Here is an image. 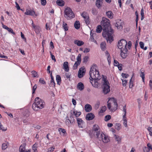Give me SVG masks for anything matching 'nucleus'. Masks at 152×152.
<instances>
[{"mask_svg":"<svg viewBox=\"0 0 152 152\" xmlns=\"http://www.w3.org/2000/svg\"><path fill=\"white\" fill-rule=\"evenodd\" d=\"M101 23L103 26L102 35L105 37L107 41L110 43L113 40V32L110 26V20L105 18H103Z\"/></svg>","mask_w":152,"mask_h":152,"instance_id":"nucleus-1","label":"nucleus"},{"mask_svg":"<svg viewBox=\"0 0 152 152\" xmlns=\"http://www.w3.org/2000/svg\"><path fill=\"white\" fill-rule=\"evenodd\" d=\"M96 65L93 64L90 69L89 72L90 82L93 86L95 88H97L99 84L98 81L100 80L101 77L99 72L96 69Z\"/></svg>","mask_w":152,"mask_h":152,"instance_id":"nucleus-2","label":"nucleus"},{"mask_svg":"<svg viewBox=\"0 0 152 152\" xmlns=\"http://www.w3.org/2000/svg\"><path fill=\"white\" fill-rule=\"evenodd\" d=\"M45 103L39 97H36L35 99V102L32 105V107L35 111L42 109L44 107Z\"/></svg>","mask_w":152,"mask_h":152,"instance_id":"nucleus-3","label":"nucleus"},{"mask_svg":"<svg viewBox=\"0 0 152 152\" xmlns=\"http://www.w3.org/2000/svg\"><path fill=\"white\" fill-rule=\"evenodd\" d=\"M103 76L102 87L103 88V92L105 94L108 93L110 91V84L108 81L106 79V78L103 75Z\"/></svg>","mask_w":152,"mask_h":152,"instance_id":"nucleus-4","label":"nucleus"},{"mask_svg":"<svg viewBox=\"0 0 152 152\" xmlns=\"http://www.w3.org/2000/svg\"><path fill=\"white\" fill-rule=\"evenodd\" d=\"M65 17L68 20H70L75 17V15L71 9L67 7L64 10Z\"/></svg>","mask_w":152,"mask_h":152,"instance_id":"nucleus-5","label":"nucleus"},{"mask_svg":"<svg viewBox=\"0 0 152 152\" xmlns=\"http://www.w3.org/2000/svg\"><path fill=\"white\" fill-rule=\"evenodd\" d=\"M111 100L113 102V105H114L113 107L111 108V103L109 102V100L107 102V107L111 111L115 110L117 109L118 107V104L116 100L114 98H113V99H111Z\"/></svg>","mask_w":152,"mask_h":152,"instance_id":"nucleus-6","label":"nucleus"},{"mask_svg":"<svg viewBox=\"0 0 152 152\" xmlns=\"http://www.w3.org/2000/svg\"><path fill=\"white\" fill-rule=\"evenodd\" d=\"M127 44V42L126 40L124 39H121L119 41L118 43V46L119 48L121 50V48L125 47L126 48V46Z\"/></svg>","mask_w":152,"mask_h":152,"instance_id":"nucleus-7","label":"nucleus"},{"mask_svg":"<svg viewBox=\"0 0 152 152\" xmlns=\"http://www.w3.org/2000/svg\"><path fill=\"white\" fill-rule=\"evenodd\" d=\"M121 56L123 58H125L127 56V50L125 47L121 48Z\"/></svg>","mask_w":152,"mask_h":152,"instance_id":"nucleus-8","label":"nucleus"},{"mask_svg":"<svg viewBox=\"0 0 152 152\" xmlns=\"http://www.w3.org/2000/svg\"><path fill=\"white\" fill-rule=\"evenodd\" d=\"M86 72L85 69L84 67H82L78 71V76L79 78H81L85 74Z\"/></svg>","mask_w":152,"mask_h":152,"instance_id":"nucleus-9","label":"nucleus"},{"mask_svg":"<svg viewBox=\"0 0 152 152\" xmlns=\"http://www.w3.org/2000/svg\"><path fill=\"white\" fill-rule=\"evenodd\" d=\"M123 22L121 20L118 19L116 20V23L115 24V26L117 27L118 29L121 30L122 29V24Z\"/></svg>","mask_w":152,"mask_h":152,"instance_id":"nucleus-10","label":"nucleus"},{"mask_svg":"<svg viewBox=\"0 0 152 152\" xmlns=\"http://www.w3.org/2000/svg\"><path fill=\"white\" fill-rule=\"evenodd\" d=\"M147 147H145L143 148L144 152H152V145L150 143H148Z\"/></svg>","mask_w":152,"mask_h":152,"instance_id":"nucleus-11","label":"nucleus"},{"mask_svg":"<svg viewBox=\"0 0 152 152\" xmlns=\"http://www.w3.org/2000/svg\"><path fill=\"white\" fill-rule=\"evenodd\" d=\"M77 122L78 126L80 128H83V125L84 123L83 121L81 118H77Z\"/></svg>","mask_w":152,"mask_h":152,"instance_id":"nucleus-12","label":"nucleus"},{"mask_svg":"<svg viewBox=\"0 0 152 152\" xmlns=\"http://www.w3.org/2000/svg\"><path fill=\"white\" fill-rule=\"evenodd\" d=\"M94 115L92 113L87 114L86 116V119L87 120H92L94 118Z\"/></svg>","mask_w":152,"mask_h":152,"instance_id":"nucleus-13","label":"nucleus"},{"mask_svg":"<svg viewBox=\"0 0 152 152\" xmlns=\"http://www.w3.org/2000/svg\"><path fill=\"white\" fill-rule=\"evenodd\" d=\"M96 135L97 136V138H98L100 140H101L103 139L104 134L102 132L101 133L100 131H98L96 132Z\"/></svg>","mask_w":152,"mask_h":152,"instance_id":"nucleus-14","label":"nucleus"},{"mask_svg":"<svg viewBox=\"0 0 152 152\" xmlns=\"http://www.w3.org/2000/svg\"><path fill=\"white\" fill-rule=\"evenodd\" d=\"M20 152H31V150H26L25 146L24 145H21L19 148Z\"/></svg>","mask_w":152,"mask_h":152,"instance_id":"nucleus-15","label":"nucleus"},{"mask_svg":"<svg viewBox=\"0 0 152 152\" xmlns=\"http://www.w3.org/2000/svg\"><path fill=\"white\" fill-rule=\"evenodd\" d=\"M85 110L87 112H89L92 110L91 106L89 104H87L85 106Z\"/></svg>","mask_w":152,"mask_h":152,"instance_id":"nucleus-16","label":"nucleus"},{"mask_svg":"<svg viewBox=\"0 0 152 152\" xmlns=\"http://www.w3.org/2000/svg\"><path fill=\"white\" fill-rule=\"evenodd\" d=\"M63 68L66 72H68L69 70V67L68 66V63L67 61L64 62L63 64Z\"/></svg>","mask_w":152,"mask_h":152,"instance_id":"nucleus-17","label":"nucleus"},{"mask_svg":"<svg viewBox=\"0 0 152 152\" xmlns=\"http://www.w3.org/2000/svg\"><path fill=\"white\" fill-rule=\"evenodd\" d=\"M35 13L34 11L31 10H27L26 12H25V14L27 15H30L33 16Z\"/></svg>","mask_w":152,"mask_h":152,"instance_id":"nucleus-18","label":"nucleus"},{"mask_svg":"<svg viewBox=\"0 0 152 152\" xmlns=\"http://www.w3.org/2000/svg\"><path fill=\"white\" fill-rule=\"evenodd\" d=\"M103 0H96V5L97 7L99 9L102 6Z\"/></svg>","mask_w":152,"mask_h":152,"instance_id":"nucleus-19","label":"nucleus"},{"mask_svg":"<svg viewBox=\"0 0 152 152\" xmlns=\"http://www.w3.org/2000/svg\"><path fill=\"white\" fill-rule=\"evenodd\" d=\"M84 85L82 83L80 82L78 83L77 85V88L78 90L82 91L84 89Z\"/></svg>","mask_w":152,"mask_h":152,"instance_id":"nucleus-20","label":"nucleus"},{"mask_svg":"<svg viewBox=\"0 0 152 152\" xmlns=\"http://www.w3.org/2000/svg\"><path fill=\"white\" fill-rule=\"evenodd\" d=\"M74 43L77 45L78 46H81L84 44V43L83 42L79 40H75L74 41Z\"/></svg>","mask_w":152,"mask_h":152,"instance_id":"nucleus-21","label":"nucleus"},{"mask_svg":"<svg viewBox=\"0 0 152 152\" xmlns=\"http://www.w3.org/2000/svg\"><path fill=\"white\" fill-rule=\"evenodd\" d=\"M50 77L51 80L50 85L52 87H54L55 85V83L53 79V77L52 75V73L50 74Z\"/></svg>","mask_w":152,"mask_h":152,"instance_id":"nucleus-22","label":"nucleus"},{"mask_svg":"<svg viewBox=\"0 0 152 152\" xmlns=\"http://www.w3.org/2000/svg\"><path fill=\"white\" fill-rule=\"evenodd\" d=\"M56 3L58 5L62 7L64 5L65 3L62 0H57L56 1Z\"/></svg>","mask_w":152,"mask_h":152,"instance_id":"nucleus-23","label":"nucleus"},{"mask_svg":"<svg viewBox=\"0 0 152 152\" xmlns=\"http://www.w3.org/2000/svg\"><path fill=\"white\" fill-rule=\"evenodd\" d=\"M35 32L38 34H40V31H41L40 27L36 26V27L34 28Z\"/></svg>","mask_w":152,"mask_h":152,"instance_id":"nucleus-24","label":"nucleus"},{"mask_svg":"<svg viewBox=\"0 0 152 152\" xmlns=\"http://www.w3.org/2000/svg\"><path fill=\"white\" fill-rule=\"evenodd\" d=\"M102 140L103 142L106 143L109 141V138L104 134Z\"/></svg>","mask_w":152,"mask_h":152,"instance_id":"nucleus-25","label":"nucleus"},{"mask_svg":"<svg viewBox=\"0 0 152 152\" xmlns=\"http://www.w3.org/2000/svg\"><path fill=\"white\" fill-rule=\"evenodd\" d=\"M99 129V126L96 124H95L93 126V131H94L95 132L94 133V134L96 133V132L98 131H98Z\"/></svg>","mask_w":152,"mask_h":152,"instance_id":"nucleus-26","label":"nucleus"},{"mask_svg":"<svg viewBox=\"0 0 152 152\" xmlns=\"http://www.w3.org/2000/svg\"><path fill=\"white\" fill-rule=\"evenodd\" d=\"M74 26L77 29H79L80 28V23L79 21H76L74 23Z\"/></svg>","mask_w":152,"mask_h":152,"instance_id":"nucleus-27","label":"nucleus"},{"mask_svg":"<svg viewBox=\"0 0 152 152\" xmlns=\"http://www.w3.org/2000/svg\"><path fill=\"white\" fill-rule=\"evenodd\" d=\"M56 80L57 84L58 85H60L61 81V79L59 75H57L56 76Z\"/></svg>","mask_w":152,"mask_h":152,"instance_id":"nucleus-28","label":"nucleus"},{"mask_svg":"<svg viewBox=\"0 0 152 152\" xmlns=\"http://www.w3.org/2000/svg\"><path fill=\"white\" fill-rule=\"evenodd\" d=\"M102 27L101 25H98L97 27L96 32L97 33H100L102 31Z\"/></svg>","mask_w":152,"mask_h":152,"instance_id":"nucleus-29","label":"nucleus"},{"mask_svg":"<svg viewBox=\"0 0 152 152\" xmlns=\"http://www.w3.org/2000/svg\"><path fill=\"white\" fill-rule=\"evenodd\" d=\"M106 13L107 16L109 18L111 19L113 18V14L112 12L111 11H108L106 12Z\"/></svg>","mask_w":152,"mask_h":152,"instance_id":"nucleus-30","label":"nucleus"},{"mask_svg":"<svg viewBox=\"0 0 152 152\" xmlns=\"http://www.w3.org/2000/svg\"><path fill=\"white\" fill-rule=\"evenodd\" d=\"M58 131L60 133L62 132L64 135H66L67 134L66 130L62 128H59L58 129Z\"/></svg>","mask_w":152,"mask_h":152,"instance_id":"nucleus-31","label":"nucleus"},{"mask_svg":"<svg viewBox=\"0 0 152 152\" xmlns=\"http://www.w3.org/2000/svg\"><path fill=\"white\" fill-rule=\"evenodd\" d=\"M38 144L35 143L32 146V150L34 151V152H37V148Z\"/></svg>","mask_w":152,"mask_h":152,"instance_id":"nucleus-32","label":"nucleus"},{"mask_svg":"<svg viewBox=\"0 0 152 152\" xmlns=\"http://www.w3.org/2000/svg\"><path fill=\"white\" fill-rule=\"evenodd\" d=\"M81 16L84 18V19L86 18L89 16L87 13L85 12H83L81 14Z\"/></svg>","mask_w":152,"mask_h":152,"instance_id":"nucleus-33","label":"nucleus"},{"mask_svg":"<svg viewBox=\"0 0 152 152\" xmlns=\"http://www.w3.org/2000/svg\"><path fill=\"white\" fill-rule=\"evenodd\" d=\"M76 59H77V61L76 62H77L78 63V64H80L81 63V54H79L78 55V56L77 58Z\"/></svg>","mask_w":152,"mask_h":152,"instance_id":"nucleus-34","label":"nucleus"},{"mask_svg":"<svg viewBox=\"0 0 152 152\" xmlns=\"http://www.w3.org/2000/svg\"><path fill=\"white\" fill-rule=\"evenodd\" d=\"M106 55L107 57V60L108 62V64L109 65H110L111 63L110 56V54L107 51H106Z\"/></svg>","mask_w":152,"mask_h":152,"instance_id":"nucleus-35","label":"nucleus"},{"mask_svg":"<svg viewBox=\"0 0 152 152\" xmlns=\"http://www.w3.org/2000/svg\"><path fill=\"white\" fill-rule=\"evenodd\" d=\"M73 114L76 117H79L81 114V112H80L73 111Z\"/></svg>","mask_w":152,"mask_h":152,"instance_id":"nucleus-36","label":"nucleus"},{"mask_svg":"<svg viewBox=\"0 0 152 152\" xmlns=\"http://www.w3.org/2000/svg\"><path fill=\"white\" fill-rule=\"evenodd\" d=\"M89 57L88 56H85L83 59V63H86L88 61Z\"/></svg>","mask_w":152,"mask_h":152,"instance_id":"nucleus-37","label":"nucleus"},{"mask_svg":"<svg viewBox=\"0 0 152 152\" xmlns=\"http://www.w3.org/2000/svg\"><path fill=\"white\" fill-rule=\"evenodd\" d=\"M98 11L96 10L95 8H93L92 10V13L93 15H96L98 13Z\"/></svg>","mask_w":152,"mask_h":152,"instance_id":"nucleus-38","label":"nucleus"},{"mask_svg":"<svg viewBox=\"0 0 152 152\" xmlns=\"http://www.w3.org/2000/svg\"><path fill=\"white\" fill-rule=\"evenodd\" d=\"M63 27L65 31H66L68 30V27L67 26V24L66 23L64 22L63 23Z\"/></svg>","mask_w":152,"mask_h":152,"instance_id":"nucleus-39","label":"nucleus"},{"mask_svg":"<svg viewBox=\"0 0 152 152\" xmlns=\"http://www.w3.org/2000/svg\"><path fill=\"white\" fill-rule=\"evenodd\" d=\"M106 109V107L105 106H104L102 107L101 109L99 112V113H102L105 111Z\"/></svg>","mask_w":152,"mask_h":152,"instance_id":"nucleus-40","label":"nucleus"},{"mask_svg":"<svg viewBox=\"0 0 152 152\" xmlns=\"http://www.w3.org/2000/svg\"><path fill=\"white\" fill-rule=\"evenodd\" d=\"M147 129L149 132V135L152 136V127H148Z\"/></svg>","mask_w":152,"mask_h":152,"instance_id":"nucleus-41","label":"nucleus"},{"mask_svg":"<svg viewBox=\"0 0 152 152\" xmlns=\"http://www.w3.org/2000/svg\"><path fill=\"white\" fill-rule=\"evenodd\" d=\"M140 76L142 77L143 81L144 82L145 78V74L143 72H141L140 74Z\"/></svg>","mask_w":152,"mask_h":152,"instance_id":"nucleus-42","label":"nucleus"},{"mask_svg":"<svg viewBox=\"0 0 152 152\" xmlns=\"http://www.w3.org/2000/svg\"><path fill=\"white\" fill-rule=\"evenodd\" d=\"M65 123L66 125L69 126L70 125L72 124L70 120L69 119H66L65 121Z\"/></svg>","mask_w":152,"mask_h":152,"instance_id":"nucleus-43","label":"nucleus"},{"mask_svg":"<svg viewBox=\"0 0 152 152\" xmlns=\"http://www.w3.org/2000/svg\"><path fill=\"white\" fill-rule=\"evenodd\" d=\"M7 145L6 143H3L2 144V149L3 150L6 149L7 147Z\"/></svg>","mask_w":152,"mask_h":152,"instance_id":"nucleus-44","label":"nucleus"},{"mask_svg":"<svg viewBox=\"0 0 152 152\" xmlns=\"http://www.w3.org/2000/svg\"><path fill=\"white\" fill-rule=\"evenodd\" d=\"M111 118V116L110 115H107L105 117V121H108Z\"/></svg>","mask_w":152,"mask_h":152,"instance_id":"nucleus-45","label":"nucleus"},{"mask_svg":"<svg viewBox=\"0 0 152 152\" xmlns=\"http://www.w3.org/2000/svg\"><path fill=\"white\" fill-rule=\"evenodd\" d=\"M114 136L115 137V139L116 141L119 142L121 140V138L119 136L116 135L115 134H114Z\"/></svg>","mask_w":152,"mask_h":152,"instance_id":"nucleus-46","label":"nucleus"},{"mask_svg":"<svg viewBox=\"0 0 152 152\" xmlns=\"http://www.w3.org/2000/svg\"><path fill=\"white\" fill-rule=\"evenodd\" d=\"M80 64H79L77 62H75V63L74 64L73 66V69H77V67Z\"/></svg>","mask_w":152,"mask_h":152,"instance_id":"nucleus-47","label":"nucleus"},{"mask_svg":"<svg viewBox=\"0 0 152 152\" xmlns=\"http://www.w3.org/2000/svg\"><path fill=\"white\" fill-rule=\"evenodd\" d=\"M106 46V44L104 42H102L101 44V48H102V50L103 49H104Z\"/></svg>","mask_w":152,"mask_h":152,"instance_id":"nucleus-48","label":"nucleus"},{"mask_svg":"<svg viewBox=\"0 0 152 152\" xmlns=\"http://www.w3.org/2000/svg\"><path fill=\"white\" fill-rule=\"evenodd\" d=\"M31 73L34 77H36L37 75V72L35 71H32Z\"/></svg>","mask_w":152,"mask_h":152,"instance_id":"nucleus-49","label":"nucleus"},{"mask_svg":"<svg viewBox=\"0 0 152 152\" xmlns=\"http://www.w3.org/2000/svg\"><path fill=\"white\" fill-rule=\"evenodd\" d=\"M70 121L72 123V124H73V122H74L75 119L74 118L73 115L72 114V115L70 116Z\"/></svg>","mask_w":152,"mask_h":152,"instance_id":"nucleus-50","label":"nucleus"},{"mask_svg":"<svg viewBox=\"0 0 152 152\" xmlns=\"http://www.w3.org/2000/svg\"><path fill=\"white\" fill-rule=\"evenodd\" d=\"M41 4L43 6H45L47 3L46 0H40Z\"/></svg>","mask_w":152,"mask_h":152,"instance_id":"nucleus-51","label":"nucleus"},{"mask_svg":"<svg viewBox=\"0 0 152 152\" xmlns=\"http://www.w3.org/2000/svg\"><path fill=\"white\" fill-rule=\"evenodd\" d=\"M121 76L123 78H126L129 76V75L128 74L122 73L121 74Z\"/></svg>","mask_w":152,"mask_h":152,"instance_id":"nucleus-52","label":"nucleus"},{"mask_svg":"<svg viewBox=\"0 0 152 152\" xmlns=\"http://www.w3.org/2000/svg\"><path fill=\"white\" fill-rule=\"evenodd\" d=\"M115 129L119 130L120 129V124H119L116 123V124Z\"/></svg>","mask_w":152,"mask_h":152,"instance_id":"nucleus-53","label":"nucleus"},{"mask_svg":"<svg viewBox=\"0 0 152 152\" xmlns=\"http://www.w3.org/2000/svg\"><path fill=\"white\" fill-rule=\"evenodd\" d=\"M7 30L9 32L12 34H15V33L13 31V30L11 28H8Z\"/></svg>","mask_w":152,"mask_h":152,"instance_id":"nucleus-54","label":"nucleus"},{"mask_svg":"<svg viewBox=\"0 0 152 152\" xmlns=\"http://www.w3.org/2000/svg\"><path fill=\"white\" fill-rule=\"evenodd\" d=\"M37 85L35 84L33 87L32 88V94L35 93V91L37 88Z\"/></svg>","mask_w":152,"mask_h":152,"instance_id":"nucleus-55","label":"nucleus"},{"mask_svg":"<svg viewBox=\"0 0 152 152\" xmlns=\"http://www.w3.org/2000/svg\"><path fill=\"white\" fill-rule=\"evenodd\" d=\"M0 129L2 130L3 131H5L7 129L6 128H4L3 126L1 125V124H0Z\"/></svg>","mask_w":152,"mask_h":152,"instance_id":"nucleus-56","label":"nucleus"},{"mask_svg":"<svg viewBox=\"0 0 152 152\" xmlns=\"http://www.w3.org/2000/svg\"><path fill=\"white\" fill-rule=\"evenodd\" d=\"M122 85L123 86H126L127 83V80H122Z\"/></svg>","mask_w":152,"mask_h":152,"instance_id":"nucleus-57","label":"nucleus"},{"mask_svg":"<svg viewBox=\"0 0 152 152\" xmlns=\"http://www.w3.org/2000/svg\"><path fill=\"white\" fill-rule=\"evenodd\" d=\"M39 82L40 83L42 84H46V83L43 79L42 78H40L39 80Z\"/></svg>","mask_w":152,"mask_h":152,"instance_id":"nucleus-58","label":"nucleus"},{"mask_svg":"<svg viewBox=\"0 0 152 152\" xmlns=\"http://www.w3.org/2000/svg\"><path fill=\"white\" fill-rule=\"evenodd\" d=\"M85 20L86 23L87 24H88L90 23L89 16L88 18H86L85 19Z\"/></svg>","mask_w":152,"mask_h":152,"instance_id":"nucleus-59","label":"nucleus"},{"mask_svg":"<svg viewBox=\"0 0 152 152\" xmlns=\"http://www.w3.org/2000/svg\"><path fill=\"white\" fill-rule=\"evenodd\" d=\"M132 78V77H131V79H130V81H129V88H132V87L133 86V83L132 82H131Z\"/></svg>","mask_w":152,"mask_h":152,"instance_id":"nucleus-60","label":"nucleus"},{"mask_svg":"<svg viewBox=\"0 0 152 152\" xmlns=\"http://www.w3.org/2000/svg\"><path fill=\"white\" fill-rule=\"evenodd\" d=\"M50 54L52 59L53 60H54V61L55 62L56 61V59H55V56L52 54V53L51 52H50Z\"/></svg>","mask_w":152,"mask_h":152,"instance_id":"nucleus-61","label":"nucleus"},{"mask_svg":"<svg viewBox=\"0 0 152 152\" xmlns=\"http://www.w3.org/2000/svg\"><path fill=\"white\" fill-rule=\"evenodd\" d=\"M140 47L141 48H144V44L143 42H140L139 43Z\"/></svg>","mask_w":152,"mask_h":152,"instance_id":"nucleus-62","label":"nucleus"},{"mask_svg":"<svg viewBox=\"0 0 152 152\" xmlns=\"http://www.w3.org/2000/svg\"><path fill=\"white\" fill-rule=\"evenodd\" d=\"M122 64H118V66H117L118 67V69L120 70H122Z\"/></svg>","mask_w":152,"mask_h":152,"instance_id":"nucleus-63","label":"nucleus"},{"mask_svg":"<svg viewBox=\"0 0 152 152\" xmlns=\"http://www.w3.org/2000/svg\"><path fill=\"white\" fill-rule=\"evenodd\" d=\"M54 148H50L49 149H48V151H47V152H52L54 151Z\"/></svg>","mask_w":152,"mask_h":152,"instance_id":"nucleus-64","label":"nucleus"}]
</instances>
